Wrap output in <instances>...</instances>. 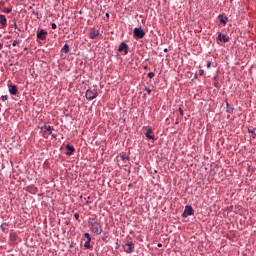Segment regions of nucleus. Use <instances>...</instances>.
Returning <instances> with one entry per match:
<instances>
[{
    "label": "nucleus",
    "instance_id": "obj_1",
    "mask_svg": "<svg viewBox=\"0 0 256 256\" xmlns=\"http://www.w3.org/2000/svg\"><path fill=\"white\" fill-rule=\"evenodd\" d=\"M99 95L98 93V86L97 84H93V86H90L89 89H87L85 93L86 99H89L90 101L92 99H96V97Z\"/></svg>",
    "mask_w": 256,
    "mask_h": 256
},
{
    "label": "nucleus",
    "instance_id": "obj_2",
    "mask_svg": "<svg viewBox=\"0 0 256 256\" xmlns=\"http://www.w3.org/2000/svg\"><path fill=\"white\" fill-rule=\"evenodd\" d=\"M91 228L92 232H94L95 234H101V232H103V228L101 224H99V222H93Z\"/></svg>",
    "mask_w": 256,
    "mask_h": 256
},
{
    "label": "nucleus",
    "instance_id": "obj_3",
    "mask_svg": "<svg viewBox=\"0 0 256 256\" xmlns=\"http://www.w3.org/2000/svg\"><path fill=\"white\" fill-rule=\"evenodd\" d=\"M145 32L142 27H135L134 28V37L135 38H144Z\"/></svg>",
    "mask_w": 256,
    "mask_h": 256
},
{
    "label": "nucleus",
    "instance_id": "obj_4",
    "mask_svg": "<svg viewBox=\"0 0 256 256\" xmlns=\"http://www.w3.org/2000/svg\"><path fill=\"white\" fill-rule=\"evenodd\" d=\"M128 49H129V46L128 44H126V42H121L118 47V51L120 53L124 52V55H128Z\"/></svg>",
    "mask_w": 256,
    "mask_h": 256
},
{
    "label": "nucleus",
    "instance_id": "obj_5",
    "mask_svg": "<svg viewBox=\"0 0 256 256\" xmlns=\"http://www.w3.org/2000/svg\"><path fill=\"white\" fill-rule=\"evenodd\" d=\"M195 211L193 209V207L191 205H186L185 209H184V213H182V215L184 217H188L189 215H194Z\"/></svg>",
    "mask_w": 256,
    "mask_h": 256
},
{
    "label": "nucleus",
    "instance_id": "obj_6",
    "mask_svg": "<svg viewBox=\"0 0 256 256\" xmlns=\"http://www.w3.org/2000/svg\"><path fill=\"white\" fill-rule=\"evenodd\" d=\"M124 251H126V253H133V251H135L134 243H132V241L126 243V245H124Z\"/></svg>",
    "mask_w": 256,
    "mask_h": 256
},
{
    "label": "nucleus",
    "instance_id": "obj_7",
    "mask_svg": "<svg viewBox=\"0 0 256 256\" xmlns=\"http://www.w3.org/2000/svg\"><path fill=\"white\" fill-rule=\"evenodd\" d=\"M8 87H9V93H11V95H17L18 89L16 84H8Z\"/></svg>",
    "mask_w": 256,
    "mask_h": 256
},
{
    "label": "nucleus",
    "instance_id": "obj_8",
    "mask_svg": "<svg viewBox=\"0 0 256 256\" xmlns=\"http://www.w3.org/2000/svg\"><path fill=\"white\" fill-rule=\"evenodd\" d=\"M99 34H100L99 30H95V27H93L90 34H89V37L92 40H95V38H97V36H99Z\"/></svg>",
    "mask_w": 256,
    "mask_h": 256
},
{
    "label": "nucleus",
    "instance_id": "obj_9",
    "mask_svg": "<svg viewBox=\"0 0 256 256\" xmlns=\"http://www.w3.org/2000/svg\"><path fill=\"white\" fill-rule=\"evenodd\" d=\"M218 40H220V42H229L230 38L229 36H226L225 34H218Z\"/></svg>",
    "mask_w": 256,
    "mask_h": 256
},
{
    "label": "nucleus",
    "instance_id": "obj_10",
    "mask_svg": "<svg viewBox=\"0 0 256 256\" xmlns=\"http://www.w3.org/2000/svg\"><path fill=\"white\" fill-rule=\"evenodd\" d=\"M47 34L48 33L45 30H40V32H38V34H37V38L40 40H45Z\"/></svg>",
    "mask_w": 256,
    "mask_h": 256
},
{
    "label": "nucleus",
    "instance_id": "obj_11",
    "mask_svg": "<svg viewBox=\"0 0 256 256\" xmlns=\"http://www.w3.org/2000/svg\"><path fill=\"white\" fill-rule=\"evenodd\" d=\"M66 149L68 150V152H66L67 156H72L75 152L74 146H71L70 144H67Z\"/></svg>",
    "mask_w": 256,
    "mask_h": 256
},
{
    "label": "nucleus",
    "instance_id": "obj_12",
    "mask_svg": "<svg viewBox=\"0 0 256 256\" xmlns=\"http://www.w3.org/2000/svg\"><path fill=\"white\" fill-rule=\"evenodd\" d=\"M152 133H153V129H147L145 135H146V137H148V139H153L154 140L155 135H152Z\"/></svg>",
    "mask_w": 256,
    "mask_h": 256
},
{
    "label": "nucleus",
    "instance_id": "obj_13",
    "mask_svg": "<svg viewBox=\"0 0 256 256\" xmlns=\"http://www.w3.org/2000/svg\"><path fill=\"white\" fill-rule=\"evenodd\" d=\"M44 129H45V131H48L49 135H52V133L54 131V127H51L50 124H45Z\"/></svg>",
    "mask_w": 256,
    "mask_h": 256
},
{
    "label": "nucleus",
    "instance_id": "obj_14",
    "mask_svg": "<svg viewBox=\"0 0 256 256\" xmlns=\"http://www.w3.org/2000/svg\"><path fill=\"white\" fill-rule=\"evenodd\" d=\"M0 23L2 26L7 25V17L5 15H0Z\"/></svg>",
    "mask_w": 256,
    "mask_h": 256
},
{
    "label": "nucleus",
    "instance_id": "obj_15",
    "mask_svg": "<svg viewBox=\"0 0 256 256\" xmlns=\"http://www.w3.org/2000/svg\"><path fill=\"white\" fill-rule=\"evenodd\" d=\"M62 51H64V53H69L70 52V46L69 44H64Z\"/></svg>",
    "mask_w": 256,
    "mask_h": 256
},
{
    "label": "nucleus",
    "instance_id": "obj_16",
    "mask_svg": "<svg viewBox=\"0 0 256 256\" xmlns=\"http://www.w3.org/2000/svg\"><path fill=\"white\" fill-rule=\"evenodd\" d=\"M219 18H220L221 23L226 24L228 21V17H223V15H219Z\"/></svg>",
    "mask_w": 256,
    "mask_h": 256
},
{
    "label": "nucleus",
    "instance_id": "obj_17",
    "mask_svg": "<svg viewBox=\"0 0 256 256\" xmlns=\"http://www.w3.org/2000/svg\"><path fill=\"white\" fill-rule=\"evenodd\" d=\"M233 110L234 108H232V106H230V103L227 102V112H229V114H233Z\"/></svg>",
    "mask_w": 256,
    "mask_h": 256
},
{
    "label": "nucleus",
    "instance_id": "obj_18",
    "mask_svg": "<svg viewBox=\"0 0 256 256\" xmlns=\"http://www.w3.org/2000/svg\"><path fill=\"white\" fill-rule=\"evenodd\" d=\"M90 243H91V240L86 241V242L84 243V247H85L86 249H90V247H91Z\"/></svg>",
    "mask_w": 256,
    "mask_h": 256
},
{
    "label": "nucleus",
    "instance_id": "obj_19",
    "mask_svg": "<svg viewBox=\"0 0 256 256\" xmlns=\"http://www.w3.org/2000/svg\"><path fill=\"white\" fill-rule=\"evenodd\" d=\"M248 131H249V133L252 134L253 137H256V128H255V129H252V130L249 129Z\"/></svg>",
    "mask_w": 256,
    "mask_h": 256
},
{
    "label": "nucleus",
    "instance_id": "obj_20",
    "mask_svg": "<svg viewBox=\"0 0 256 256\" xmlns=\"http://www.w3.org/2000/svg\"><path fill=\"white\" fill-rule=\"evenodd\" d=\"M145 91L148 93V95H151L152 91L149 89V86H145Z\"/></svg>",
    "mask_w": 256,
    "mask_h": 256
},
{
    "label": "nucleus",
    "instance_id": "obj_21",
    "mask_svg": "<svg viewBox=\"0 0 256 256\" xmlns=\"http://www.w3.org/2000/svg\"><path fill=\"white\" fill-rule=\"evenodd\" d=\"M84 236H85V239H87V241L88 239H91L89 232H85Z\"/></svg>",
    "mask_w": 256,
    "mask_h": 256
},
{
    "label": "nucleus",
    "instance_id": "obj_22",
    "mask_svg": "<svg viewBox=\"0 0 256 256\" xmlns=\"http://www.w3.org/2000/svg\"><path fill=\"white\" fill-rule=\"evenodd\" d=\"M2 101H7L9 99L8 95H2L1 97Z\"/></svg>",
    "mask_w": 256,
    "mask_h": 256
},
{
    "label": "nucleus",
    "instance_id": "obj_23",
    "mask_svg": "<svg viewBox=\"0 0 256 256\" xmlns=\"http://www.w3.org/2000/svg\"><path fill=\"white\" fill-rule=\"evenodd\" d=\"M154 76H155L154 72H149L148 73V78H154Z\"/></svg>",
    "mask_w": 256,
    "mask_h": 256
},
{
    "label": "nucleus",
    "instance_id": "obj_24",
    "mask_svg": "<svg viewBox=\"0 0 256 256\" xmlns=\"http://www.w3.org/2000/svg\"><path fill=\"white\" fill-rule=\"evenodd\" d=\"M7 226H8L7 223L2 224V225H1L2 230H6Z\"/></svg>",
    "mask_w": 256,
    "mask_h": 256
},
{
    "label": "nucleus",
    "instance_id": "obj_25",
    "mask_svg": "<svg viewBox=\"0 0 256 256\" xmlns=\"http://www.w3.org/2000/svg\"><path fill=\"white\" fill-rule=\"evenodd\" d=\"M52 29H57V23H51Z\"/></svg>",
    "mask_w": 256,
    "mask_h": 256
},
{
    "label": "nucleus",
    "instance_id": "obj_26",
    "mask_svg": "<svg viewBox=\"0 0 256 256\" xmlns=\"http://www.w3.org/2000/svg\"><path fill=\"white\" fill-rule=\"evenodd\" d=\"M17 44H19V40H14V41L12 42V45H13V46H17Z\"/></svg>",
    "mask_w": 256,
    "mask_h": 256
},
{
    "label": "nucleus",
    "instance_id": "obj_27",
    "mask_svg": "<svg viewBox=\"0 0 256 256\" xmlns=\"http://www.w3.org/2000/svg\"><path fill=\"white\" fill-rule=\"evenodd\" d=\"M12 8H5V13H11Z\"/></svg>",
    "mask_w": 256,
    "mask_h": 256
},
{
    "label": "nucleus",
    "instance_id": "obj_28",
    "mask_svg": "<svg viewBox=\"0 0 256 256\" xmlns=\"http://www.w3.org/2000/svg\"><path fill=\"white\" fill-rule=\"evenodd\" d=\"M179 113L181 114V116H184V111L182 110V108H179Z\"/></svg>",
    "mask_w": 256,
    "mask_h": 256
},
{
    "label": "nucleus",
    "instance_id": "obj_29",
    "mask_svg": "<svg viewBox=\"0 0 256 256\" xmlns=\"http://www.w3.org/2000/svg\"><path fill=\"white\" fill-rule=\"evenodd\" d=\"M199 75L203 76L204 75V70H199Z\"/></svg>",
    "mask_w": 256,
    "mask_h": 256
},
{
    "label": "nucleus",
    "instance_id": "obj_30",
    "mask_svg": "<svg viewBox=\"0 0 256 256\" xmlns=\"http://www.w3.org/2000/svg\"><path fill=\"white\" fill-rule=\"evenodd\" d=\"M74 217H75L76 219H79V217H80L79 213H75V214H74Z\"/></svg>",
    "mask_w": 256,
    "mask_h": 256
},
{
    "label": "nucleus",
    "instance_id": "obj_31",
    "mask_svg": "<svg viewBox=\"0 0 256 256\" xmlns=\"http://www.w3.org/2000/svg\"><path fill=\"white\" fill-rule=\"evenodd\" d=\"M14 27L15 29H17L18 25H17V21H13Z\"/></svg>",
    "mask_w": 256,
    "mask_h": 256
},
{
    "label": "nucleus",
    "instance_id": "obj_32",
    "mask_svg": "<svg viewBox=\"0 0 256 256\" xmlns=\"http://www.w3.org/2000/svg\"><path fill=\"white\" fill-rule=\"evenodd\" d=\"M211 65H212L211 61H208L207 68L209 69V67H211Z\"/></svg>",
    "mask_w": 256,
    "mask_h": 256
},
{
    "label": "nucleus",
    "instance_id": "obj_33",
    "mask_svg": "<svg viewBox=\"0 0 256 256\" xmlns=\"http://www.w3.org/2000/svg\"><path fill=\"white\" fill-rule=\"evenodd\" d=\"M1 49H3V43L2 42H0V51H1Z\"/></svg>",
    "mask_w": 256,
    "mask_h": 256
},
{
    "label": "nucleus",
    "instance_id": "obj_34",
    "mask_svg": "<svg viewBox=\"0 0 256 256\" xmlns=\"http://www.w3.org/2000/svg\"><path fill=\"white\" fill-rule=\"evenodd\" d=\"M106 17H110L109 13H106Z\"/></svg>",
    "mask_w": 256,
    "mask_h": 256
},
{
    "label": "nucleus",
    "instance_id": "obj_35",
    "mask_svg": "<svg viewBox=\"0 0 256 256\" xmlns=\"http://www.w3.org/2000/svg\"><path fill=\"white\" fill-rule=\"evenodd\" d=\"M164 51L167 52V51H168V48H164Z\"/></svg>",
    "mask_w": 256,
    "mask_h": 256
},
{
    "label": "nucleus",
    "instance_id": "obj_36",
    "mask_svg": "<svg viewBox=\"0 0 256 256\" xmlns=\"http://www.w3.org/2000/svg\"><path fill=\"white\" fill-rule=\"evenodd\" d=\"M158 247H162L161 243H158Z\"/></svg>",
    "mask_w": 256,
    "mask_h": 256
},
{
    "label": "nucleus",
    "instance_id": "obj_37",
    "mask_svg": "<svg viewBox=\"0 0 256 256\" xmlns=\"http://www.w3.org/2000/svg\"><path fill=\"white\" fill-rule=\"evenodd\" d=\"M70 247L72 248V247H73V245H70Z\"/></svg>",
    "mask_w": 256,
    "mask_h": 256
},
{
    "label": "nucleus",
    "instance_id": "obj_38",
    "mask_svg": "<svg viewBox=\"0 0 256 256\" xmlns=\"http://www.w3.org/2000/svg\"><path fill=\"white\" fill-rule=\"evenodd\" d=\"M2 36V34H0V37Z\"/></svg>",
    "mask_w": 256,
    "mask_h": 256
}]
</instances>
